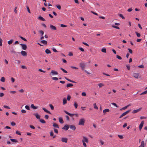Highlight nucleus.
I'll list each match as a JSON object with an SVG mask.
<instances>
[{
	"label": "nucleus",
	"mask_w": 147,
	"mask_h": 147,
	"mask_svg": "<svg viewBox=\"0 0 147 147\" xmlns=\"http://www.w3.org/2000/svg\"><path fill=\"white\" fill-rule=\"evenodd\" d=\"M83 139L82 140V142L83 145L84 147H87V145L86 143H88L89 140L88 138L85 136H82Z\"/></svg>",
	"instance_id": "nucleus-1"
},
{
	"label": "nucleus",
	"mask_w": 147,
	"mask_h": 147,
	"mask_svg": "<svg viewBox=\"0 0 147 147\" xmlns=\"http://www.w3.org/2000/svg\"><path fill=\"white\" fill-rule=\"evenodd\" d=\"M24 90L23 89H21L19 90V97H21L24 96Z\"/></svg>",
	"instance_id": "nucleus-2"
},
{
	"label": "nucleus",
	"mask_w": 147,
	"mask_h": 147,
	"mask_svg": "<svg viewBox=\"0 0 147 147\" xmlns=\"http://www.w3.org/2000/svg\"><path fill=\"white\" fill-rule=\"evenodd\" d=\"M85 122V120L84 118L81 119L79 121V125H84Z\"/></svg>",
	"instance_id": "nucleus-3"
},
{
	"label": "nucleus",
	"mask_w": 147,
	"mask_h": 147,
	"mask_svg": "<svg viewBox=\"0 0 147 147\" xmlns=\"http://www.w3.org/2000/svg\"><path fill=\"white\" fill-rule=\"evenodd\" d=\"M131 111V110H128L127 111L123 113L120 116L119 118H121L122 117H123L125 116L127 114H128L130 111Z\"/></svg>",
	"instance_id": "nucleus-4"
},
{
	"label": "nucleus",
	"mask_w": 147,
	"mask_h": 147,
	"mask_svg": "<svg viewBox=\"0 0 147 147\" xmlns=\"http://www.w3.org/2000/svg\"><path fill=\"white\" fill-rule=\"evenodd\" d=\"M20 45L21 46L22 49L24 50L26 49L27 47L26 44H20Z\"/></svg>",
	"instance_id": "nucleus-5"
},
{
	"label": "nucleus",
	"mask_w": 147,
	"mask_h": 147,
	"mask_svg": "<svg viewBox=\"0 0 147 147\" xmlns=\"http://www.w3.org/2000/svg\"><path fill=\"white\" fill-rule=\"evenodd\" d=\"M80 66L82 68V69L83 70L84 69L85 66V63H80Z\"/></svg>",
	"instance_id": "nucleus-6"
},
{
	"label": "nucleus",
	"mask_w": 147,
	"mask_h": 147,
	"mask_svg": "<svg viewBox=\"0 0 147 147\" xmlns=\"http://www.w3.org/2000/svg\"><path fill=\"white\" fill-rule=\"evenodd\" d=\"M58 72L55 70H52L50 74V75H57L58 74Z\"/></svg>",
	"instance_id": "nucleus-7"
},
{
	"label": "nucleus",
	"mask_w": 147,
	"mask_h": 147,
	"mask_svg": "<svg viewBox=\"0 0 147 147\" xmlns=\"http://www.w3.org/2000/svg\"><path fill=\"white\" fill-rule=\"evenodd\" d=\"M133 76L135 78L138 79V78L139 74L138 73H133L132 74Z\"/></svg>",
	"instance_id": "nucleus-8"
},
{
	"label": "nucleus",
	"mask_w": 147,
	"mask_h": 147,
	"mask_svg": "<svg viewBox=\"0 0 147 147\" xmlns=\"http://www.w3.org/2000/svg\"><path fill=\"white\" fill-rule=\"evenodd\" d=\"M141 109H142V108H139L138 109H136V110H134L132 111V113H134V114L140 111L141 110Z\"/></svg>",
	"instance_id": "nucleus-9"
},
{
	"label": "nucleus",
	"mask_w": 147,
	"mask_h": 147,
	"mask_svg": "<svg viewBox=\"0 0 147 147\" xmlns=\"http://www.w3.org/2000/svg\"><path fill=\"white\" fill-rule=\"evenodd\" d=\"M69 128V125H66L62 128V129L64 130H67Z\"/></svg>",
	"instance_id": "nucleus-10"
},
{
	"label": "nucleus",
	"mask_w": 147,
	"mask_h": 147,
	"mask_svg": "<svg viewBox=\"0 0 147 147\" xmlns=\"http://www.w3.org/2000/svg\"><path fill=\"white\" fill-rule=\"evenodd\" d=\"M21 54L23 56H26L27 55V54L25 51H22L21 52Z\"/></svg>",
	"instance_id": "nucleus-11"
},
{
	"label": "nucleus",
	"mask_w": 147,
	"mask_h": 147,
	"mask_svg": "<svg viewBox=\"0 0 147 147\" xmlns=\"http://www.w3.org/2000/svg\"><path fill=\"white\" fill-rule=\"evenodd\" d=\"M144 124V121H142L140 124L139 125V129L140 130V131L142 129L143 126V125Z\"/></svg>",
	"instance_id": "nucleus-12"
},
{
	"label": "nucleus",
	"mask_w": 147,
	"mask_h": 147,
	"mask_svg": "<svg viewBox=\"0 0 147 147\" xmlns=\"http://www.w3.org/2000/svg\"><path fill=\"white\" fill-rule=\"evenodd\" d=\"M64 112H65V113H66V114L68 115L69 116H70L71 117H72L73 116L75 115L74 114H71V113H69V112H67V111H64Z\"/></svg>",
	"instance_id": "nucleus-13"
},
{
	"label": "nucleus",
	"mask_w": 147,
	"mask_h": 147,
	"mask_svg": "<svg viewBox=\"0 0 147 147\" xmlns=\"http://www.w3.org/2000/svg\"><path fill=\"white\" fill-rule=\"evenodd\" d=\"M69 127H70V129H71L73 130L74 131L76 129V127L74 125H69Z\"/></svg>",
	"instance_id": "nucleus-14"
},
{
	"label": "nucleus",
	"mask_w": 147,
	"mask_h": 147,
	"mask_svg": "<svg viewBox=\"0 0 147 147\" xmlns=\"http://www.w3.org/2000/svg\"><path fill=\"white\" fill-rule=\"evenodd\" d=\"M61 141L63 142L67 143V139L66 138H61Z\"/></svg>",
	"instance_id": "nucleus-15"
},
{
	"label": "nucleus",
	"mask_w": 147,
	"mask_h": 147,
	"mask_svg": "<svg viewBox=\"0 0 147 147\" xmlns=\"http://www.w3.org/2000/svg\"><path fill=\"white\" fill-rule=\"evenodd\" d=\"M31 107L34 109H36L38 108V107L35 106L33 104H32L31 105Z\"/></svg>",
	"instance_id": "nucleus-16"
},
{
	"label": "nucleus",
	"mask_w": 147,
	"mask_h": 147,
	"mask_svg": "<svg viewBox=\"0 0 147 147\" xmlns=\"http://www.w3.org/2000/svg\"><path fill=\"white\" fill-rule=\"evenodd\" d=\"M109 111V110L108 109H104L103 111V113L104 114H106V113Z\"/></svg>",
	"instance_id": "nucleus-17"
},
{
	"label": "nucleus",
	"mask_w": 147,
	"mask_h": 147,
	"mask_svg": "<svg viewBox=\"0 0 147 147\" xmlns=\"http://www.w3.org/2000/svg\"><path fill=\"white\" fill-rule=\"evenodd\" d=\"M50 28L52 30H55L57 29L56 27L53 25H50Z\"/></svg>",
	"instance_id": "nucleus-18"
},
{
	"label": "nucleus",
	"mask_w": 147,
	"mask_h": 147,
	"mask_svg": "<svg viewBox=\"0 0 147 147\" xmlns=\"http://www.w3.org/2000/svg\"><path fill=\"white\" fill-rule=\"evenodd\" d=\"M40 42L44 45H47V42L45 40H42Z\"/></svg>",
	"instance_id": "nucleus-19"
},
{
	"label": "nucleus",
	"mask_w": 147,
	"mask_h": 147,
	"mask_svg": "<svg viewBox=\"0 0 147 147\" xmlns=\"http://www.w3.org/2000/svg\"><path fill=\"white\" fill-rule=\"evenodd\" d=\"M59 122L60 123L62 124L64 123L63 121V119H62V118L61 117H59Z\"/></svg>",
	"instance_id": "nucleus-20"
},
{
	"label": "nucleus",
	"mask_w": 147,
	"mask_h": 147,
	"mask_svg": "<svg viewBox=\"0 0 147 147\" xmlns=\"http://www.w3.org/2000/svg\"><path fill=\"white\" fill-rule=\"evenodd\" d=\"M34 115L36 116V118L38 119H40V116L37 113H36L34 114Z\"/></svg>",
	"instance_id": "nucleus-21"
},
{
	"label": "nucleus",
	"mask_w": 147,
	"mask_h": 147,
	"mask_svg": "<svg viewBox=\"0 0 147 147\" xmlns=\"http://www.w3.org/2000/svg\"><path fill=\"white\" fill-rule=\"evenodd\" d=\"M42 109L44 110V111L45 112L48 113L50 114H51L49 111L47 110L45 108H43Z\"/></svg>",
	"instance_id": "nucleus-22"
},
{
	"label": "nucleus",
	"mask_w": 147,
	"mask_h": 147,
	"mask_svg": "<svg viewBox=\"0 0 147 147\" xmlns=\"http://www.w3.org/2000/svg\"><path fill=\"white\" fill-rule=\"evenodd\" d=\"M53 126L57 128H59L58 125L57 124H56V123H53Z\"/></svg>",
	"instance_id": "nucleus-23"
},
{
	"label": "nucleus",
	"mask_w": 147,
	"mask_h": 147,
	"mask_svg": "<svg viewBox=\"0 0 147 147\" xmlns=\"http://www.w3.org/2000/svg\"><path fill=\"white\" fill-rule=\"evenodd\" d=\"M10 140L13 142L14 143H16L18 142V140H17L16 139H11Z\"/></svg>",
	"instance_id": "nucleus-24"
},
{
	"label": "nucleus",
	"mask_w": 147,
	"mask_h": 147,
	"mask_svg": "<svg viewBox=\"0 0 147 147\" xmlns=\"http://www.w3.org/2000/svg\"><path fill=\"white\" fill-rule=\"evenodd\" d=\"M67 100L65 98H64L63 99V105L66 104L67 103Z\"/></svg>",
	"instance_id": "nucleus-25"
},
{
	"label": "nucleus",
	"mask_w": 147,
	"mask_h": 147,
	"mask_svg": "<svg viewBox=\"0 0 147 147\" xmlns=\"http://www.w3.org/2000/svg\"><path fill=\"white\" fill-rule=\"evenodd\" d=\"M45 53L47 54H50V53H51V52L48 49H46L45 50Z\"/></svg>",
	"instance_id": "nucleus-26"
},
{
	"label": "nucleus",
	"mask_w": 147,
	"mask_h": 147,
	"mask_svg": "<svg viewBox=\"0 0 147 147\" xmlns=\"http://www.w3.org/2000/svg\"><path fill=\"white\" fill-rule=\"evenodd\" d=\"M38 19L39 20H40L42 21H45V20L44 18L43 17H41V16H40L38 17Z\"/></svg>",
	"instance_id": "nucleus-27"
},
{
	"label": "nucleus",
	"mask_w": 147,
	"mask_h": 147,
	"mask_svg": "<svg viewBox=\"0 0 147 147\" xmlns=\"http://www.w3.org/2000/svg\"><path fill=\"white\" fill-rule=\"evenodd\" d=\"M73 86V84H72L69 83V84H67V85L66 87L67 88H68V87H69L72 86Z\"/></svg>",
	"instance_id": "nucleus-28"
},
{
	"label": "nucleus",
	"mask_w": 147,
	"mask_h": 147,
	"mask_svg": "<svg viewBox=\"0 0 147 147\" xmlns=\"http://www.w3.org/2000/svg\"><path fill=\"white\" fill-rule=\"evenodd\" d=\"M144 141H142L141 142V145L139 147H144Z\"/></svg>",
	"instance_id": "nucleus-29"
},
{
	"label": "nucleus",
	"mask_w": 147,
	"mask_h": 147,
	"mask_svg": "<svg viewBox=\"0 0 147 147\" xmlns=\"http://www.w3.org/2000/svg\"><path fill=\"white\" fill-rule=\"evenodd\" d=\"M0 80L2 82H5V79L4 77L1 78Z\"/></svg>",
	"instance_id": "nucleus-30"
},
{
	"label": "nucleus",
	"mask_w": 147,
	"mask_h": 147,
	"mask_svg": "<svg viewBox=\"0 0 147 147\" xmlns=\"http://www.w3.org/2000/svg\"><path fill=\"white\" fill-rule=\"evenodd\" d=\"M118 15L120 17H121L123 19H125V18L123 16L122 14H119Z\"/></svg>",
	"instance_id": "nucleus-31"
},
{
	"label": "nucleus",
	"mask_w": 147,
	"mask_h": 147,
	"mask_svg": "<svg viewBox=\"0 0 147 147\" xmlns=\"http://www.w3.org/2000/svg\"><path fill=\"white\" fill-rule=\"evenodd\" d=\"M98 85L99 88H101L102 86H104V84L102 83L98 84Z\"/></svg>",
	"instance_id": "nucleus-32"
},
{
	"label": "nucleus",
	"mask_w": 147,
	"mask_h": 147,
	"mask_svg": "<svg viewBox=\"0 0 147 147\" xmlns=\"http://www.w3.org/2000/svg\"><path fill=\"white\" fill-rule=\"evenodd\" d=\"M40 122L42 123H46L45 121L42 119H40Z\"/></svg>",
	"instance_id": "nucleus-33"
},
{
	"label": "nucleus",
	"mask_w": 147,
	"mask_h": 147,
	"mask_svg": "<svg viewBox=\"0 0 147 147\" xmlns=\"http://www.w3.org/2000/svg\"><path fill=\"white\" fill-rule=\"evenodd\" d=\"M101 51L103 53H106V50L105 48H102L101 49Z\"/></svg>",
	"instance_id": "nucleus-34"
},
{
	"label": "nucleus",
	"mask_w": 147,
	"mask_h": 147,
	"mask_svg": "<svg viewBox=\"0 0 147 147\" xmlns=\"http://www.w3.org/2000/svg\"><path fill=\"white\" fill-rule=\"evenodd\" d=\"M94 107V108L96 109H98V107H97V106L96 105V103H94L93 104Z\"/></svg>",
	"instance_id": "nucleus-35"
},
{
	"label": "nucleus",
	"mask_w": 147,
	"mask_h": 147,
	"mask_svg": "<svg viewBox=\"0 0 147 147\" xmlns=\"http://www.w3.org/2000/svg\"><path fill=\"white\" fill-rule=\"evenodd\" d=\"M60 69L62 70L64 73H67V72L63 68H61Z\"/></svg>",
	"instance_id": "nucleus-36"
},
{
	"label": "nucleus",
	"mask_w": 147,
	"mask_h": 147,
	"mask_svg": "<svg viewBox=\"0 0 147 147\" xmlns=\"http://www.w3.org/2000/svg\"><path fill=\"white\" fill-rule=\"evenodd\" d=\"M74 106L75 107L76 109L77 108L78 106V105L76 102H75L74 104Z\"/></svg>",
	"instance_id": "nucleus-37"
},
{
	"label": "nucleus",
	"mask_w": 147,
	"mask_h": 147,
	"mask_svg": "<svg viewBox=\"0 0 147 147\" xmlns=\"http://www.w3.org/2000/svg\"><path fill=\"white\" fill-rule=\"evenodd\" d=\"M13 41V40H11L8 41V44L9 45H10L12 43Z\"/></svg>",
	"instance_id": "nucleus-38"
},
{
	"label": "nucleus",
	"mask_w": 147,
	"mask_h": 147,
	"mask_svg": "<svg viewBox=\"0 0 147 147\" xmlns=\"http://www.w3.org/2000/svg\"><path fill=\"white\" fill-rule=\"evenodd\" d=\"M147 93V90L144 91L143 92H142V93L140 94V95H143Z\"/></svg>",
	"instance_id": "nucleus-39"
},
{
	"label": "nucleus",
	"mask_w": 147,
	"mask_h": 147,
	"mask_svg": "<svg viewBox=\"0 0 147 147\" xmlns=\"http://www.w3.org/2000/svg\"><path fill=\"white\" fill-rule=\"evenodd\" d=\"M25 108L27 110H30V107L28 105H26L25 106Z\"/></svg>",
	"instance_id": "nucleus-40"
},
{
	"label": "nucleus",
	"mask_w": 147,
	"mask_h": 147,
	"mask_svg": "<svg viewBox=\"0 0 147 147\" xmlns=\"http://www.w3.org/2000/svg\"><path fill=\"white\" fill-rule=\"evenodd\" d=\"M127 107L126 106L121 109H120V111H122L123 110H125V109H127Z\"/></svg>",
	"instance_id": "nucleus-41"
},
{
	"label": "nucleus",
	"mask_w": 147,
	"mask_h": 147,
	"mask_svg": "<svg viewBox=\"0 0 147 147\" xmlns=\"http://www.w3.org/2000/svg\"><path fill=\"white\" fill-rule=\"evenodd\" d=\"M71 96L69 95H68L67 97V100L68 101H69L71 99Z\"/></svg>",
	"instance_id": "nucleus-42"
},
{
	"label": "nucleus",
	"mask_w": 147,
	"mask_h": 147,
	"mask_svg": "<svg viewBox=\"0 0 147 147\" xmlns=\"http://www.w3.org/2000/svg\"><path fill=\"white\" fill-rule=\"evenodd\" d=\"M21 39H22V40H24V41H26L27 40L25 38L23 37H22L21 36H19Z\"/></svg>",
	"instance_id": "nucleus-43"
},
{
	"label": "nucleus",
	"mask_w": 147,
	"mask_h": 147,
	"mask_svg": "<svg viewBox=\"0 0 147 147\" xmlns=\"http://www.w3.org/2000/svg\"><path fill=\"white\" fill-rule=\"evenodd\" d=\"M135 33L137 35V36L138 37H140V34L139 33H138L137 32H136Z\"/></svg>",
	"instance_id": "nucleus-44"
},
{
	"label": "nucleus",
	"mask_w": 147,
	"mask_h": 147,
	"mask_svg": "<svg viewBox=\"0 0 147 147\" xmlns=\"http://www.w3.org/2000/svg\"><path fill=\"white\" fill-rule=\"evenodd\" d=\"M138 67L140 68H144V65H141L138 66Z\"/></svg>",
	"instance_id": "nucleus-45"
},
{
	"label": "nucleus",
	"mask_w": 147,
	"mask_h": 147,
	"mask_svg": "<svg viewBox=\"0 0 147 147\" xmlns=\"http://www.w3.org/2000/svg\"><path fill=\"white\" fill-rule=\"evenodd\" d=\"M49 106L50 107L51 109V110H53L54 109V107L53 105L51 104H50L49 105Z\"/></svg>",
	"instance_id": "nucleus-46"
},
{
	"label": "nucleus",
	"mask_w": 147,
	"mask_h": 147,
	"mask_svg": "<svg viewBox=\"0 0 147 147\" xmlns=\"http://www.w3.org/2000/svg\"><path fill=\"white\" fill-rule=\"evenodd\" d=\"M116 57H117V58L118 59H119V60H121V59H122L121 57L120 56H119V55H117V56H116Z\"/></svg>",
	"instance_id": "nucleus-47"
},
{
	"label": "nucleus",
	"mask_w": 147,
	"mask_h": 147,
	"mask_svg": "<svg viewBox=\"0 0 147 147\" xmlns=\"http://www.w3.org/2000/svg\"><path fill=\"white\" fill-rule=\"evenodd\" d=\"M52 79L54 80H58L57 78L55 77L52 78Z\"/></svg>",
	"instance_id": "nucleus-48"
},
{
	"label": "nucleus",
	"mask_w": 147,
	"mask_h": 147,
	"mask_svg": "<svg viewBox=\"0 0 147 147\" xmlns=\"http://www.w3.org/2000/svg\"><path fill=\"white\" fill-rule=\"evenodd\" d=\"M39 33L42 34V35H43L44 34V32L42 30H40L39 31Z\"/></svg>",
	"instance_id": "nucleus-49"
},
{
	"label": "nucleus",
	"mask_w": 147,
	"mask_h": 147,
	"mask_svg": "<svg viewBox=\"0 0 147 147\" xmlns=\"http://www.w3.org/2000/svg\"><path fill=\"white\" fill-rule=\"evenodd\" d=\"M3 107L5 108L10 109V107L4 105Z\"/></svg>",
	"instance_id": "nucleus-50"
},
{
	"label": "nucleus",
	"mask_w": 147,
	"mask_h": 147,
	"mask_svg": "<svg viewBox=\"0 0 147 147\" xmlns=\"http://www.w3.org/2000/svg\"><path fill=\"white\" fill-rule=\"evenodd\" d=\"M82 95L83 96H86V94L85 92H83L82 94Z\"/></svg>",
	"instance_id": "nucleus-51"
},
{
	"label": "nucleus",
	"mask_w": 147,
	"mask_h": 147,
	"mask_svg": "<svg viewBox=\"0 0 147 147\" xmlns=\"http://www.w3.org/2000/svg\"><path fill=\"white\" fill-rule=\"evenodd\" d=\"M21 112L23 113H26V111H25L24 110L22 109L21 110Z\"/></svg>",
	"instance_id": "nucleus-52"
},
{
	"label": "nucleus",
	"mask_w": 147,
	"mask_h": 147,
	"mask_svg": "<svg viewBox=\"0 0 147 147\" xmlns=\"http://www.w3.org/2000/svg\"><path fill=\"white\" fill-rule=\"evenodd\" d=\"M112 27L115 28H116L117 29H119V27H118L117 26H116L113 25V26H112Z\"/></svg>",
	"instance_id": "nucleus-53"
},
{
	"label": "nucleus",
	"mask_w": 147,
	"mask_h": 147,
	"mask_svg": "<svg viewBox=\"0 0 147 147\" xmlns=\"http://www.w3.org/2000/svg\"><path fill=\"white\" fill-rule=\"evenodd\" d=\"M11 124L12 126H13L16 125V123L14 122H12L11 123Z\"/></svg>",
	"instance_id": "nucleus-54"
},
{
	"label": "nucleus",
	"mask_w": 147,
	"mask_h": 147,
	"mask_svg": "<svg viewBox=\"0 0 147 147\" xmlns=\"http://www.w3.org/2000/svg\"><path fill=\"white\" fill-rule=\"evenodd\" d=\"M30 127L32 129H34L35 128V127H34L32 125H30Z\"/></svg>",
	"instance_id": "nucleus-55"
},
{
	"label": "nucleus",
	"mask_w": 147,
	"mask_h": 147,
	"mask_svg": "<svg viewBox=\"0 0 147 147\" xmlns=\"http://www.w3.org/2000/svg\"><path fill=\"white\" fill-rule=\"evenodd\" d=\"M60 26L62 27H67V26L63 24H61Z\"/></svg>",
	"instance_id": "nucleus-56"
},
{
	"label": "nucleus",
	"mask_w": 147,
	"mask_h": 147,
	"mask_svg": "<svg viewBox=\"0 0 147 147\" xmlns=\"http://www.w3.org/2000/svg\"><path fill=\"white\" fill-rule=\"evenodd\" d=\"M132 10V9L131 8L127 10V11L129 12H130Z\"/></svg>",
	"instance_id": "nucleus-57"
},
{
	"label": "nucleus",
	"mask_w": 147,
	"mask_h": 147,
	"mask_svg": "<svg viewBox=\"0 0 147 147\" xmlns=\"http://www.w3.org/2000/svg\"><path fill=\"white\" fill-rule=\"evenodd\" d=\"M128 51H129V52L131 53H132V52H133V51H132L131 49H128Z\"/></svg>",
	"instance_id": "nucleus-58"
},
{
	"label": "nucleus",
	"mask_w": 147,
	"mask_h": 147,
	"mask_svg": "<svg viewBox=\"0 0 147 147\" xmlns=\"http://www.w3.org/2000/svg\"><path fill=\"white\" fill-rule=\"evenodd\" d=\"M118 136L120 139H122L123 138V137L122 135H118Z\"/></svg>",
	"instance_id": "nucleus-59"
},
{
	"label": "nucleus",
	"mask_w": 147,
	"mask_h": 147,
	"mask_svg": "<svg viewBox=\"0 0 147 147\" xmlns=\"http://www.w3.org/2000/svg\"><path fill=\"white\" fill-rule=\"evenodd\" d=\"M54 131L55 133L57 134L58 133V130L57 129H54Z\"/></svg>",
	"instance_id": "nucleus-60"
},
{
	"label": "nucleus",
	"mask_w": 147,
	"mask_h": 147,
	"mask_svg": "<svg viewBox=\"0 0 147 147\" xmlns=\"http://www.w3.org/2000/svg\"><path fill=\"white\" fill-rule=\"evenodd\" d=\"M53 133L52 131L50 132V136H53Z\"/></svg>",
	"instance_id": "nucleus-61"
},
{
	"label": "nucleus",
	"mask_w": 147,
	"mask_h": 147,
	"mask_svg": "<svg viewBox=\"0 0 147 147\" xmlns=\"http://www.w3.org/2000/svg\"><path fill=\"white\" fill-rule=\"evenodd\" d=\"M56 7L58 9L60 10L61 9V7L60 5H56Z\"/></svg>",
	"instance_id": "nucleus-62"
},
{
	"label": "nucleus",
	"mask_w": 147,
	"mask_h": 147,
	"mask_svg": "<svg viewBox=\"0 0 147 147\" xmlns=\"http://www.w3.org/2000/svg\"><path fill=\"white\" fill-rule=\"evenodd\" d=\"M53 50L54 52H57V51L55 49V48H53Z\"/></svg>",
	"instance_id": "nucleus-63"
},
{
	"label": "nucleus",
	"mask_w": 147,
	"mask_h": 147,
	"mask_svg": "<svg viewBox=\"0 0 147 147\" xmlns=\"http://www.w3.org/2000/svg\"><path fill=\"white\" fill-rule=\"evenodd\" d=\"M49 116L48 115H46L45 116V119H47L49 118Z\"/></svg>",
	"instance_id": "nucleus-64"
}]
</instances>
